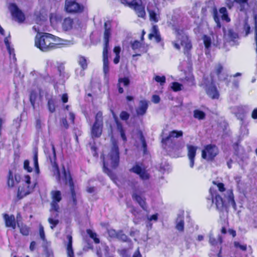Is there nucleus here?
<instances>
[{
    "label": "nucleus",
    "mask_w": 257,
    "mask_h": 257,
    "mask_svg": "<svg viewBox=\"0 0 257 257\" xmlns=\"http://www.w3.org/2000/svg\"><path fill=\"white\" fill-rule=\"evenodd\" d=\"M35 45L41 51L48 52L60 47L58 37L48 33H42L36 35L35 39Z\"/></svg>",
    "instance_id": "obj_1"
},
{
    "label": "nucleus",
    "mask_w": 257,
    "mask_h": 257,
    "mask_svg": "<svg viewBox=\"0 0 257 257\" xmlns=\"http://www.w3.org/2000/svg\"><path fill=\"white\" fill-rule=\"evenodd\" d=\"M100 158L103 161V171L111 179H113L115 177V175L108 168V166L110 165L112 169H116L119 165V152L117 143L113 142L110 153L107 156L108 159H105V155L103 154L101 156Z\"/></svg>",
    "instance_id": "obj_2"
},
{
    "label": "nucleus",
    "mask_w": 257,
    "mask_h": 257,
    "mask_svg": "<svg viewBox=\"0 0 257 257\" xmlns=\"http://www.w3.org/2000/svg\"><path fill=\"white\" fill-rule=\"evenodd\" d=\"M62 171L65 183V184H68L69 187V191L72 200V208L74 210H76L77 209V200L74 182L70 171L69 170H66L64 166H62Z\"/></svg>",
    "instance_id": "obj_3"
},
{
    "label": "nucleus",
    "mask_w": 257,
    "mask_h": 257,
    "mask_svg": "<svg viewBox=\"0 0 257 257\" xmlns=\"http://www.w3.org/2000/svg\"><path fill=\"white\" fill-rule=\"evenodd\" d=\"M219 153V148L215 144H207L204 146L201 150V158L208 162H212Z\"/></svg>",
    "instance_id": "obj_4"
},
{
    "label": "nucleus",
    "mask_w": 257,
    "mask_h": 257,
    "mask_svg": "<svg viewBox=\"0 0 257 257\" xmlns=\"http://www.w3.org/2000/svg\"><path fill=\"white\" fill-rule=\"evenodd\" d=\"M210 197L207 198V201L211 205L215 204L216 209L219 211H223L225 207V201L219 194L217 191L213 187H210L209 190Z\"/></svg>",
    "instance_id": "obj_5"
},
{
    "label": "nucleus",
    "mask_w": 257,
    "mask_h": 257,
    "mask_svg": "<svg viewBox=\"0 0 257 257\" xmlns=\"http://www.w3.org/2000/svg\"><path fill=\"white\" fill-rule=\"evenodd\" d=\"M121 4L133 9L138 17L145 18L146 17L145 8L142 4V0H119Z\"/></svg>",
    "instance_id": "obj_6"
},
{
    "label": "nucleus",
    "mask_w": 257,
    "mask_h": 257,
    "mask_svg": "<svg viewBox=\"0 0 257 257\" xmlns=\"http://www.w3.org/2000/svg\"><path fill=\"white\" fill-rule=\"evenodd\" d=\"M103 126V113L101 111H99L95 114V120L91 128V135L92 138H98L101 136Z\"/></svg>",
    "instance_id": "obj_7"
},
{
    "label": "nucleus",
    "mask_w": 257,
    "mask_h": 257,
    "mask_svg": "<svg viewBox=\"0 0 257 257\" xmlns=\"http://www.w3.org/2000/svg\"><path fill=\"white\" fill-rule=\"evenodd\" d=\"M183 133L182 131L173 130L169 132L168 136L163 138L161 140L162 146L165 149L170 148L174 149L176 146L174 138L182 137Z\"/></svg>",
    "instance_id": "obj_8"
},
{
    "label": "nucleus",
    "mask_w": 257,
    "mask_h": 257,
    "mask_svg": "<svg viewBox=\"0 0 257 257\" xmlns=\"http://www.w3.org/2000/svg\"><path fill=\"white\" fill-rule=\"evenodd\" d=\"M25 185L20 188L19 187L17 194V200L23 199L24 197L31 193L35 187V185L31 182V178L29 175H26L24 176Z\"/></svg>",
    "instance_id": "obj_9"
},
{
    "label": "nucleus",
    "mask_w": 257,
    "mask_h": 257,
    "mask_svg": "<svg viewBox=\"0 0 257 257\" xmlns=\"http://www.w3.org/2000/svg\"><path fill=\"white\" fill-rule=\"evenodd\" d=\"M77 0H65L64 10L68 14H81L84 10V6L77 2Z\"/></svg>",
    "instance_id": "obj_10"
},
{
    "label": "nucleus",
    "mask_w": 257,
    "mask_h": 257,
    "mask_svg": "<svg viewBox=\"0 0 257 257\" xmlns=\"http://www.w3.org/2000/svg\"><path fill=\"white\" fill-rule=\"evenodd\" d=\"M129 171L138 175L140 178L143 180H148L150 178V175L148 173L146 167L143 163H136Z\"/></svg>",
    "instance_id": "obj_11"
},
{
    "label": "nucleus",
    "mask_w": 257,
    "mask_h": 257,
    "mask_svg": "<svg viewBox=\"0 0 257 257\" xmlns=\"http://www.w3.org/2000/svg\"><path fill=\"white\" fill-rule=\"evenodd\" d=\"M51 202L50 203V211H54L56 212L55 216V217L58 216V213L60 210V207L58 203L60 202L62 199L61 192L59 190H52L50 192Z\"/></svg>",
    "instance_id": "obj_12"
},
{
    "label": "nucleus",
    "mask_w": 257,
    "mask_h": 257,
    "mask_svg": "<svg viewBox=\"0 0 257 257\" xmlns=\"http://www.w3.org/2000/svg\"><path fill=\"white\" fill-rule=\"evenodd\" d=\"M10 9L12 16L18 23H22L25 21L26 18L24 14L16 4H11Z\"/></svg>",
    "instance_id": "obj_13"
},
{
    "label": "nucleus",
    "mask_w": 257,
    "mask_h": 257,
    "mask_svg": "<svg viewBox=\"0 0 257 257\" xmlns=\"http://www.w3.org/2000/svg\"><path fill=\"white\" fill-rule=\"evenodd\" d=\"M205 92L208 96L212 99H218L219 98V90L213 82L206 85Z\"/></svg>",
    "instance_id": "obj_14"
},
{
    "label": "nucleus",
    "mask_w": 257,
    "mask_h": 257,
    "mask_svg": "<svg viewBox=\"0 0 257 257\" xmlns=\"http://www.w3.org/2000/svg\"><path fill=\"white\" fill-rule=\"evenodd\" d=\"M52 150L53 152L52 157H50V161L53 167V172L56 176L57 180L58 182L61 181V173L58 164L56 162V153L54 145H52Z\"/></svg>",
    "instance_id": "obj_15"
},
{
    "label": "nucleus",
    "mask_w": 257,
    "mask_h": 257,
    "mask_svg": "<svg viewBox=\"0 0 257 257\" xmlns=\"http://www.w3.org/2000/svg\"><path fill=\"white\" fill-rule=\"evenodd\" d=\"M104 32L103 35V39H104V43L103 47V50H109V39L111 36V24L110 22H105L104 24Z\"/></svg>",
    "instance_id": "obj_16"
},
{
    "label": "nucleus",
    "mask_w": 257,
    "mask_h": 257,
    "mask_svg": "<svg viewBox=\"0 0 257 257\" xmlns=\"http://www.w3.org/2000/svg\"><path fill=\"white\" fill-rule=\"evenodd\" d=\"M21 180V177L19 174H13V171L10 170L7 177V184L10 188L14 187L18 184Z\"/></svg>",
    "instance_id": "obj_17"
},
{
    "label": "nucleus",
    "mask_w": 257,
    "mask_h": 257,
    "mask_svg": "<svg viewBox=\"0 0 257 257\" xmlns=\"http://www.w3.org/2000/svg\"><path fill=\"white\" fill-rule=\"evenodd\" d=\"M3 217L6 227L10 228L13 230L16 229L18 222L14 215L4 213L3 214Z\"/></svg>",
    "instance_id": "obj_18"
},
{
    "label": "nucleus",
    "mask_w": 257,
    "mask_h": 257,
    "mask_svg": "<svg viewBox=\"0 0 257 257\" xmlns=\"http://www.w3.org/2000/svg\"><path fill=\"white\" fill-rule=\"evenodd\" d=\"M187 156L189 160V165L191 168H193L194 165L195 158L196 155V152L198 147L192 145H187Z\"/></svg>",
    "instance_id": "obj_19"
},
{
    "label": "nucleus",
    "mask_w": 257,
    "mask_h": 257,
    "mask_svg": "<svg viewBox=\"0 0 257 257\" xmlns=\"http://www.w3.org/2000/svg\"><path fill=\"white\" fill-rule=\"evenodd\" d=\"M112 113L113 118L116 126L117 130L119 132L122 140L123 141V142H125L127 141V138L125 133V130L123 127L122 124L118 120L117 116L113 111H112Z\"/></svg>",
    "instance_id": "obj_20"
},
{
    "label": "nucleus",
    "mask_w": 257,
    "mask_h": 257,
    "mask_svg": "<svg viewBox=\"0 0 257 257\" xmlns=\"http://www.w3.org/2000/svg\"><path fill=\"white\" fill-rule=\"evenodd\" d=\"M131 84V81L128 77H120L118 79L116 86L119 94H122L124 90L122 86L126 88L128 87Z\"/></svg>",
    "instance_id": "obj_21"
},
{
    "label": "nucleus",
    "mask_w": 257,
    "mask_h": 257,
    "mask_svg": "<svg viewBox=\"0 0 257 257\" xmlns=\"http://www.w3.org/2000/svg\"><path fill=\"white\" fill-rule=\"evenodd\" d=\"M183 38L184 39L181 41V44L184 46V54L188 56L190 55V52L192 49V42L188 35L183 36Z\"/></svg>",
    "instance_id": "obj_22"
},
{
    "label": "nucleus",
    "mask_w": 257,
    "mask_h": 257,
    "mask_svg": "<svg viewBox=\"0 0 257 257\" xmlns=\"http://www.w3.org/2000/svg\"><path fill=\"white\" fill-rule=\"evenodd\" d=\"M103 71L105 76L108 75L109 72V61H108V51L103 50Z\"/></svg>",
    "instance_id": "obj_23"
},
{
    "label": "nucleus",
    "mask_w": 257,
    "mask_h": 257,
    "mask_svg": "<svg viewBox=\"0 0 257 257\" xmlns=\"http://www.w3.org/2000/svg\"><path fill=\"white\" fill-rule=\"evenodd\" d=\"M148 106V101L147 100H141L139 102V106L136 109L137 115L142 116L146 114Z\"/></svg>",
    "instance_id": "obj_24"
},
{
    "label": "nucleus",
    "mask_w": 257,
    "mask_h": 257,
    "mask_svg": "<svg viewBox=\"0 0 257 257\" xmlns=\"http://www.w3.org/2000/svg\"><path fill=\"white\" fill-rule=\"evenodd\" d=\"M132 198L134 200L138 202L143 210H147V205L146 201V198L144 197L141 196L137 193H134L132 194Z\"/></svg>",
    "instance_id": "obj_25"
},
{
    "label": "nucleus",
    "mask_w": 257,
    "mask_h": 257,
    "mask_svg": "<svg viewBox=\"0 0 257 257\" xmlns=\"http://www.w3.org/2000/svg\"><path fill=\"white\" fill-rule=\"evenodd\" d=\"M74 20L70 17L65 18L62 23V28L64 31H68L72 29Z\"/></svg>",
    "instance_id": "obj_26"
},
{
    "label": "nucleus",
    "mask_w": 257,
    "mask_h": 257,
    "mask_svg": "<svg viewBox=\"0 0 257 257\" xmlns=\"http://www.w3.org/2000/svg\"><path fill=\"white\" fill-rule=\"evenodd\" d=\"M88 59L85 56L79 55L77 57V63L82 70L84 71L88 68Z\"/></svg>",
    "instance_id": "obj_27"
},
{
    "label": "nucleus",
    "mask_w": 257,
    "mask_h": 257,
    "mask_svg": "<svg viewBox=\"0 0 257 257\" xmlns=\"http://www.w3.org/2000/svg\"><path fill=\"white\" fill-rule=\"evenodd\" d=\"M68 242L66 246L67 257H74L72 248V237L71 235H67Z\"/></svg>",
    "instance_id": "obj_28"
},
{
    "label": "nucleus",
    "mask_w": 257,
    "mask_h": 257,
    "mask_svg": "<svg viewBox=\"0 0 257 257\" xmlns=\"http://www.w3.org/2000/svg\"><path fill=\"white\" fill-rule=\"evenodd\" d=\"M37 96L38 93L36 90L33 89L30 91L29 100L34 109L35 108V103Z\"/></svg>",
    "instance_id": "obj_29"
},
{
    "label": "nucleus",
    "mask_w": 257,
    "mask_h": 257,
    "mask_svg": "<svg viewBox=\"0 0 257 257\" xmlns=\"http://www.w3.org/2000/svg\"><path fill=\"white\" fill-rule=\"evenodd\" d=\"M212 14L213 19L216 24V27L220 29L221 27V24L220 21V18L218 14V10L216 7H214L212 10Z\"/></svg>",
    "instance_id": "obj_30"
},
{
    "label": "nucleus",
    "mask_w": 257,
    "mask_h": 257,
    "mask_svg": "<svg viewBox=\"0 0 257 257\" xmlns=\"http://www.w3.org/2000/svg\"><path fill=\"white\" fill-rule=\"evenodd\" d=\"M115 237L119 240L123 242H129L131 241L128 236L125 234L122 230H119L116 232Z\"/></svg>",
    "instance_id": "obj_31"
},
{
    "label": "nucleus",
    "mask_w": 257,
    "mask_h": 257,
    "mask_svg": "<svg viewBox=\"0 0 257 257\" xmlns=\"http://www.w3.org/2000/svg\"><path fill=\"white\" fill-rule=\"evenodd\" d=\"M227 200L228 203L232 205V206L235 208L236 205L234 198V194L232 190H229L227 191Z\"/></svg>",
    "instance_id": "obj_32"
},
{
    "label": "nucleus",
    "mask_w": 257,
    "mask_h": 257,
    "mask_svg": "<svg viewBox=\"0 0 257 257\" xmlns=\"http://www.w3.org/2000/svg\"><path fill=\"white\" fill-rule=\"evenodd\" d=\"M33 162L34 165V169L36 173L39 174L40 169L38 163V151L35 150L33 152Z\"/></svg>",
    "instance_id": "obj_33"
},
{
    "label": "nucleus",
    "mask_w": 257,
    "mask_h": 257,
    "mask_svg": "<svg viewBox=\"0 0 257 257\" xmlns=\"http://www.w3.org/2000/svg\"><path fill=\"white\" fill-rule=\"evenodd\" d=\"M219 12L221 14V19L226 22H229L230 19L228 16L227 9L225 7H221L219 9Z\"/></svg>",
    "instance_id": "obj_34"
},
{
    "label": "nucleus",
    "mask_w": 257,
    "mask_h": 257,
    "mask_svg": "<svg viewBox=\"0 0 257 257\" xmlns=\"http://www.w3.org/2000/svg\"><path fill=\"white\" fill-rule=\"evenodd\" d=\"M150 20L155 23L158 22L159 20V15L157 14L154 10H148Z\"/></svg>",
    "instance_id": "obj_35"
},
{
    "label": "nucleus",
    "mask_w": 257,
    "mask_h": 257,
    "mask_svg": "<svg viewBox=\"0 0 257 257\" xmlns=\"http://www.w3.org/2000/svg\"><path fill=\"white\" fill-rule=\"evenodd\" d=\"M86 233L89 235V236L92 238L94 242L96 244H98L100 242L99 239L97 237V235L96 233L93 232L91 229H87L86 230Z\"/></svg>",
    "instance_id": "obj_36"
},
{
    "label": "nucleus",
    "mask_w": 257,
    "mask_h": 257,
    "mask_svg": "<svg viewBox=\"0 0 257 257\" xmlns=\"http://www.w3.org/2000/svg\"><path fill=\"white\" fill-rule=\"evenodd\" d=\"M47 108L51 113H53L56 111L55 100L53 98H50L48 100Z\"/></svg>",
    "instance_id": "obj_37"
},
{
    "label": "nucleus",
    "mask_w": 257,
    "mask_h": 257,
    "mask_svg": "<svg viewBox=\"0 0 257 257\" xmlns=\"http://www.w3.org/2000/svg\"><path fill=\"white\" fill-rule=\"evenodd\" d=\"M177 220H178V222L176 224V228L179 231H183L184 229V221L183 217L179 216L178 217Z\"/></svg>",
    "instance_id": "obj_38"
},
{
    "label": "nucleus",
    "mask_w": 257,
    "mask_h": 257,
    "mask_svg": "<svg viewBox=\"0 0 257 257\" xmlns=\"http://www.w3.org/2000/svg\"><path fill=\"white\" fill-rule=\"evenodd\" d=\"M193 116L199 120H202L205 118V113L202 110L196 109L194 110Z\"/></svg>",
    "instance_id": "obj_39"
},
{
    "label": "nucleus",
    "mask_w": 257,
    "mask_h": 257,
    "mask_svg": "<svg viewBox=\"0 0 257 257\" xmlns=\"http://www.w3.org/2000/svg\"><path fill=\"white\" fill-rule=\"evenodd\" d=\"M204 46L206 49H208L211 45V39L210 37L206 35H204L202 37Z\"/></svg>",
    "instance_id": "obj_40"
},
{
    "label": "nucleus",
    "mask_w": 257,
    "mask_h": 257,
    "mask_svg": "<svg viewBox=\"0 0 257 257\" xmlns=\"http://www.w3.org/2000/svg\"><path fill=\"white\" fill-rule=\"evenodd\" d=\"M151 32L148 35V38L150 40H151L155 35L160 33L158 26L156 25H153L152 27Z\"/></svg>",
    "instance_id": "obj_41"
},
{
    "label": "nucleus",
    "mask_w": 257,
    "mask_h": 257,
    "mask_svg": "<svg viewBox=\"0 0 257 257\" xmlns=\"http://www.w3.org/2000/svg\"><path fill=\"white\" fill-rule=\"evenodd\" d=\"M20 231L22 235L28 236L30 232V228L26 225H22L20 229Z\"/></svg>",
    "instance_id": "obj_42"
},
{
    "label": "nucleus",
    "mask_w": 257,
    "mask_h": 257,
    "mask_svg": "<svg viewBox=\"0 0 257 257\" xmlns=\"http://www.w3.org/2000/svg\"><path fill=\"white\" fill-rule=\"evenodd\" d=\"M140 139L142 143V147L143 148V151L144 153H145L147 150V145L145 140V138L142 133V132H140Z\"/></svg>",
    "instance_id": "obj_43"
},
{
    "label": "nucleus",
    "mask_w": 257,
    "mask_h": 257,
    "mask_svg": "<svg viewBox=\"0 0 257 257\" xmlns=\"http://www.w3.org/2000/svg\"><path fill=\"white\" fill-rule=\"evenodd\" d=\"M130 114L126 111H121L119 114V117L121 120L123 121H127L128 120Z\"/></svg>",
    "instance_id": "obj_44"
},
{
    "label": "nucleus",
    "mask_w": 257,
    "mask_h": 257,
    "mask_svg": "<svg viewBox=\"0 0 257 257\" xmlns=\"http://www.w3.org/2000/svg\"><path fill=\"white\" fill-rule=\"evenodd\" d=\"M223 70V67L221 64L219 63L216 66L215 68V73L217 75V76L218 77V78H219L220 75H221Z\"/></svg>",
    "instance_id": "obj_45"
},
{
    "label": "nucleus",
    "mask_w": 257,
    "mask_h": 257,
    "mask_svg": "<svg viewBox=\"0 0 257 257\" xmlns=\"http://www.w3.org/2000/svg\"><path fill=\"white\" fill-rule=\"evenodd\" d=\"M212 184L217 186V187H218V190L220 192H223L226 190L224 184L223 183L217 182L215 181H213Z\"/></svg>",
    "instance_id": "obj_46"
},
{
    "label": "nucleus",
    "mask_w": 257,
    "mask_h": 257,
    "mask_svg": "<svg viewBox=\"0 0 257 257\" xmlns=\"http://www.w3.org/2000/svg\"><path fill=\"white\" fill-rule=\"evenodd\" d=\"M24 169L27 171L28 173H31L33 171V169L30 166V162L28 160H25L24 162Z\"/></svg>",
    "instance_id": "obj_47"
},
{
    "label": "nucleus",
    "mask_w": 257,
    "mask_h": 257,
    "mask_svg": "<svg viewBox=\"0 0 257 257\" xmlns=\"http://www.w3.org/2000/svg\"><path fill=\"white\" fill-rule=\"evenodd\" d=\"M48 221L50 224V227L51 229H53L59 223V220L58 219H54L51 217H49Z\"/></svg>",
    "instance_id": "obj_48"
},
{
    "label": "nucleus",
    "mask_w": 257,
    "mask_h": 257,
    "mask_svg": "<svg viewBox=\"0 0 257 257\" xmlns=\"http://www.w3.org/2000/svg\"><path fill=\"white\" fill-rule=\"evenodd\" d=\"M182 84L177 82L172 83V89L174 91L177 92L181 90Z\"/></svg>",
    "instance_id": "obj_49"
},
{
    "label": "nucleus",
    "mask_w": 257,
    "mask_h": 257,
    "mask_svg": "<svg viewBox=\"0 0 257 257\" xmlns=\"http://www.w3.org/2000/svg\"><path fill=\"white\" fill-rule=\"evenodd\" d=\"M154 79L156 82L160 83L161 85H163L166 82V77L165 76H160L156 75L154 77Z\"/></svg>",
    "instance_id": "obj_50"
},
{
    "label": "nucleus",
    "mask_w": 257,
    "mask_h": 257,
    "mask_svg": "<svg viewBox=\"0 0 257 257\" xmlns=\"http://www.w3.org/2000/svg\"><path fill=\"white\" fill-rule=\"evenodd\" d=\"M254 31H255V52L257 54V15L254 16Z\"/></svg>",
    "instance_id": "obj_51"
},
{
    "label": "nucleus",
    "mask_w": 257,
    "mask_h": 257,
    "mask_svg": "<svg viewBox=\"0 0 257 257\" xmlns=\"http://www.w3.org/2000/svg\"><path fill=\"white\" fill-rule=\"evenodd\" d=\"M234 245L236 248H239L242 251H246L247 249V246L246 244H240L238 241H234Z\"/></svg>",
    "instance_id": "obj_52"
},
{
    "label": "nucleus",
    "mask_w": 257,
    "mask_h": 257,
    "mask_svg": "<svg viewBox=\"0 0 257 257\" xmlns=\"http://www.w3.org/2000/svg\"><path fill=\"white\" fill-rule=\"evenodd\" d=\"M61 125L63 126L65 130H67L69 128V124L67 121L66 117H62L60 120Z\"/></svg>",
    "instance_id": "obj_53"
},
{
    "label": "nucleus",
    "mask_w": 257,
    "mask_h": 257,
    "mask_svg": "<svg viewBox=\"0 0 257 257\" xmlns=\"http://www.w3.org/2000/svg\"><path fill=\"white\" fill-rule=\"evenodd\" d=\"M132 48L133 50H136L139 49L141 46V44L138 40H135L131 44Z\"/></svg>",
    "instance_id": "obj_54"
},
{
    "label": "nucleus",
    "mask_w": 257,
    "mask_h": 257,
    "mask_svg": "<svg viewBox=\"0 0 257 257\" xmlns=\"http://www.w3.org/2000/svg\"><path fill=\"white\" fill-rule=\"evenodd\" d=\"M39 235L41 239L43 241L46 240L45 232L44 230V228L42 225H40L39 226Z\"/></svg>",
    "instance_id": "obj_55"
},
{
    "label": "nucleus",
    "mask_w": 257,
    "mask_h": 257,
    "mask_svg": "<svg viewBox=\"0 0 257 257\" xmlns=\"http://www.w3.org/2000/svg\"><path fill=\"white\" fill-rule=\"evenodd\" d=\"M243 30L245 32V35H248L250 32V27L246 21L243 25Z\"/></svg>",
    "instance_id": "obj_56"
},
{
    "label": "nucleus",
    "mask_w": 257,
    "mask_h": 257,
    "mask_svg": "<svg viewBox=\"0 0 257 257\" xmlns=\"http://www.w3.org/2000/svg\"><path fill=\"white\" fill-rule=\"evenodd\" d=\"M69 119L70 120V122L72 124H74L75 123V115L73 112H70L69 113Z\"/></svg>",
    "instance_id": "obj_57"
},
{
    "label": "nucleus",
    "mask_w": 257,
    "mask_h": 257,
    "mask_svg": "<svg viewBox=\"0 0 257 257\" xmlns=\"http://www.w3.org/2000/svg\"><path fill=\"white\" fill-rule=\"evenodd\" d=\"M61 101L63 103H67L68 101V96L67 93H63L61 96Z\"/></svg>",
    "instance_id": "obj_58"
},
{
    "label": "nucleus",
    "mask_w": 257,
    "mask_h": 257,
    "mask_svg": "<svg viewBox=\"0 0 257 257\" xmlns=\"http://www.w3.org/2000/svg\"><path fill=\"white\" fill-rule=\"evenodd\" d=\"M113 51L115 55H120L121 48L119 46H115Z\"/></svg>",
    "instance_id": "obj_59"
},
{
    "label": "nucleus",
    "mask_w": 257,
    "mask_h": 257,
    "mask_svg": "<svg viewBox=\"0 0 257 257\" xmlns=\"http://www.w3.org/2000/svg\"><path fill=\"white\" fill-rule=\"evenodd\" d=\"M209 242L212 245H215L217 243L216 238L212 236H209Z\"/></svg>",
    "instance_id": "obj_60"
},
{
    "label": "nucleus",
    "mask_w": 257,
    "mask_h": 257,
    "mask_svg": "<svg viewBox=\"0 0 257 257\" xmlns=\"http://www.w3.org/2000/svg\"><path fill=\"white\" fill-rule=\"evenodd\" d=\"M4 42L6 46V47L9 52L10 54H11V47H10V43L8 40V39L7 37L5 38L4 39Z\"/></svg>",
    "instance_id": "obj_61"
},
{
    "label": "nucleus",
    "mask_w": 257,
    "mask_h": 257,
    "mask_svg": "<svg viewBox=\"0 0 257 257\" xmlns=\"http://www.w3.org/2000/svg\"><path fill=\"white\" fill-rule=\"evenodd\" d=\"M35 127L38 130L41 128V120L40 118H38L36 119Z\"/></svg>",
    "instance_id": "obj_62"
},
{
    "label": "nucleus",
    "mask_w": 257,
    "mask_h": 257,
    "mask_svg": "<svg viewBox=\"0 0 257 257\" xmlns=\"http://www.w3.org/2000/svg\"><path fill=\"white\" fill-rule=\"evenodd\" d=\"M152 101L155 103H158L160 101V98L158 95H153L152 97Z\"/></svg>",
    "instance_id": "obj_63"
},
{
    "label": "nucleus",
    "mask_w": 257,
    "mask_h": 257,
    "mask_svg": "<svg viewBox=\"0 0 257 257\" xmlns=\"http://www.w3.org/2000/svg\"><path fill=\"white\" fill-rule=\"evenodd\" d=\"M131 212L134 215V216H137V215L139 214V212L138 211V209H137L136 207H135V206H132V209H131Z\"/></svg>",
    "instance_id": "obj_64"
}]
</instances>
